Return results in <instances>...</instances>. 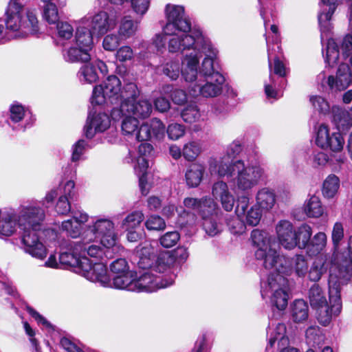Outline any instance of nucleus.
Here are the masks:
<instances>
[{"mask_svg":"<svg viewBox=\"0 0 352 352\" xmlns=\"http://www.w3.org/2000/svg\"><path fill=\"white\" fill-rule=\"evenodd\" d=\"M172 52L192 50L182 58V76L186 82L193 83L188 88L190 95L214 98L223 91L225 78L217 69L218 52L211 42L198 32L194 37L170 41Z\"/></svg>","mask_w":352,"mask_h":352,"instance_id":"nucleus-1","label":"nucleus"},{"mask_svg":"<svg viewBox=\"0 0 352 352\" xmlns=\"http://www.w3.org/2000/svg\"><path fill=\"white\" fill-rule=\"evenodd\" d=\"M251 239L253 245L257 248L255 257L263 261L265 269L273 270L283 276L289 274L293 270L300 277H303L307 274L308 265L305 257L297 254L288 258L280 255L276 250L275 243L268 232L255 229L251 233Z\"/></svg>","mask_w":352,"mask_h":352,"instance_id":"nucleus-2","label":"nucleus"},{"mask_svg":"<svg viewBox=\"0 0 352 352\" xmlns=\"http://www.w3.org/2000/svg\"><path fill=\"white\" fill-rule=\"evenodd\" d=\"M322 53L329 67L338 65L336 76L331 75L325 81L328 89L332 92L346 89L352 82V36H345L339 43L329 38Z\"/></svg>","mask_w":352,"mask_h":352,"instance_id":"nucleus-3","label":"nucleus"},{"mask_svg":"<svg viewBox=\"0 0 352 352\" xmlns=\"http://www.w3.org/2000/svg\"><path fill=\"white\" fill-rule=\"evenodd\" d=\"M349 274L336 272L331 270L329 278V302L322 287L318 284L312 285L308 291V298L312 308L317 311L320 324L326 326L333 316L339 315L342 310L341 289L349 279Z\"/></svg>","mask_w":352,"mask_h":352,"instance_id":"nucleus-4","label":"nucleus"},{"mask_svg":"<svg viewBox=\"0 0 352 352\" xmlns=\"http://www.w3.org/2000/svg\"><path fill=\"white\" fill-rule=\"evenodd\" d=\"M166 16L167 22L163 28V34H156L153 38V44L157 48L161 50L165 47L167 41L166 36H171L168 41V49H169L170 41L175 38L179 40H184L187 36H193L195 32L203 34L199 29H191V24L189 20L186 17L184 9L182 6L168 5L166 8Z\"/></svg>","mask_w":352,"mask_h":352,"instance_id":"nucleus-5","label":"nucleus"},{"mask_svg":"<svg viewBox=\"0 0 352 352\" xmlns=\"http://www.w3.org/2000/svg\"><path fill=\"white\" fill-rule=\"evenodd\" d=\"M123 100L120 107H114L111 112L113 120H120L124 115L136 118L146 119L153 111L151 102L146 98H140V91L135 84L131 82L124 87Z\"/></svg>","mask_w":352,"mask_h":352,"instance_id":"nucleus-6","label":"nucleus"},{"mask_svg":"<svg viewBox=\"0 0 352 352\" xmlns=\"http://www.w3.org/2000/svg\"><path fill=\"white\" fill-rule=\"evenodd\" d=\"M7 29L19 32L18 37H25L38 31V20L34 11L26 10L17 0H10L6 10Z\"/></svg>","mask_w":352,"mask_h":352,"instance_id":"nucleus-7","label":"nucleus"},{"mask_svg":"<svg viewBox=\"0 0 352 352\" xmlns=\"http://www.w3.org/2000/svg\"><path fill=\"white\" fill-rule=\"evenodd\" d=\"M278 241L286 250H292L296 247L306 248L312 234L311 228L302 224L295 230L292 223L287 220H280L276 226Z\"/></svg>","mask_w":352,"mask_h":352,"instance_id":"nucleus-8","label":"nucleus"},{"mask_svg":"<svg viewBox=\"0 0 352 352\" xmlns=\"http://www.w3.org/2000/svg\"><path fill=\"white\" fill-rule=\"evenodd\" d=\"M288 281L276 271L269 274L266 280L261 282V295L269 298L272 306L278 310H284L288 301Z\"/></svg>","mask_w":352,"mask_h":352,"instance_id":"nucleus-9","label":"nucleus"},{"mask_svg":"<svg viewBox=\"0 0 352 352\" xmlns=\"http://www.w3.org/2000/svg\"><path fill=\"white\" fill-rule=\"evenodd\" d=\"M236 176L233 179L234 189L237 192H248L258 184L265 175L264 169L258 164H245L236 160Z\"/></svg>","mask_w":352,"mask_h":352,"instance_id":"nucleus-10","label":"nucleus"},{"mask_svg":"<svg viewBox=\"0 0 352 352\" xmlns=\"http://www.w3.org/2000/svg\"><path fill=\"white\" fill-rule=\"evenodd\" d=\"M82 239L89 240L100 239V243L106 249L116 245L117 234L113 223L107 219H98L87 226L82 232Z\"/></svg>","mask_w":352,"mask_h":352,"instance_id":"nucleus-11","label":"nucleus"},{"mask_svg":"<svg viewBox=\"0 0 352 352\" xmlns=\"http://www.w3.org/2000/svg\"><path fill=\"white\" fill-rule=\"evenodd\" d=\"M124 89L121 91V82L116 76H109L101 85L93 90L91 102L93 105L116 103L123 100Z\"/></svg>","mask_w":352,"mask_h":352,"instance_id":"nucleus-12","label":"nucleus"},{"mask_svg":"<svg viewBox=\"0 0 352 352\" xmlns=\"http://www.w3.org/2000/svg\"><path fill=\"white\" fill-rule=\"evenodd\" d=\"M15 212L17 214L21 230L41 229L45 217L43 209L36 202L22 204Z\"/></svg>","mask_w":352,"mask_h":352,"instance_id":"nucleus-13","label":"nucleus"},{"mask_svg":"<svg viewBox=\"0 0 352 352\" xmlns=\"http://www.w3.org/2000/svg\"><path fill=\"white\" fill-rule=\"evenodd\" d=\"M88 280L99 283L102 287L110 285L107 268L103 262L93 263L87 257H82L78 272Z\"/></svg>","mask_w":352,"mask_h":352,"instance_id":"nucleus-14","label":"nucleus"},{"mask_svg":"<svg viewBox=\"0 0 352 352\" xmlns=\"http://www.w3.org/2000/svg\"><path fill=\"white\" fill-rule=\"evenodd\" d=\"M81 23L87 25L93 34L101 36L116 28L117 20L114 15L101 11L94 16L83 18Z\"/></svg>","mask_w":352,"mask_h":352,"instance_id":"nucleus-15","label":"nucleus"},{"mask_svg":"<svg viewBox=\"0 0 352 352\" xmlns=\"http://www.w3.org/2000/svg\"><path fill=\"white\" fill-rule=\"evenodd\" d=\"M41 229H25L22 230L21 243L24 251L32 256L43 260L47 254V249L40 241L37 232Z\"/></svg>","mask_w":352,"mask_h":352,"instance_id":"nucleus-16","label":"nucleus"},{"mask_svg":"<svg viewBox=\"0 0 352 352\" xmlns=\"http://www.w3.org/2000/svg\"><path fill=\"white\" fill-rule=\"evenodd\" d=\"M316 143L321 148L340 152L343 148L344 140L340 132L330 133L328 127L321 124L317 131Z\"/></svg>","mask_w":352,"mask_h":352,"instance_id":"nucleus-17","label":"nucleus"},{"mask_svg":"<svg viewBox=\"0 0 352 352\" xmlns=\"http://www.w3.org/2000/svg\"><path fill=\"white\" fill-rule=\"evenodd\" d=\"M173 278H170L168 280H163L160 276L154 275L150 270L138 278L136 276L135 277V287H137L135 292H153L158 289L167 287L173 285Z\"/></svg>","mask_w":352,"mask_h":352,"instance_id":"nucleus-18","label":"nucleus"},{"mask_svg":"<svg viewBox=\"0 0 352 352\" xmlns=\"http://www.w3.org/2000/svg\"><path fill=\"white\" fill-rule=\"evenodd\" d=\"M250 199L247 195H242L238 198L235 214L241 219H243L245 224L250 226H257L261 218V212L254 206L249 208Z\"/></svg>","mask_w":352,"mask_h":352,"instance_id":"nucleus-19","label":"nucleus"},{"mask_svg":"<svg viewBox=\"0 0 352 352\" xmlns=\"http://www.w3.org/2000/svg\"><path fill=\"white\" fill-rule=\"evenodd\" d=\"M329 265H331L330 270H332L338 275L340 272L344 274V273L349 274L346 270H342L337 267L338 265L332 263L331 257L329 259L327 256H323L320 255L314 259L309 271L307 270V274L308 279L311 282H318L322 276L327 272Z\"/></svg>","mask_w":352,"mask_h":352,"instance_id":"nucleus-20","label":"nucleus"},{"mask_svg":"<svg viewBox=\"0 0 352 352\" xmlns=\"http://www.w3.org/2000/svg\"><path fill=\"white\" fill-rule=\"evenodd\" d=\"M165 131L164 123L157 118H153L140 125L138 135L139 142L148 141L152 138L161 140L164 137Z\"/></svg>","mask_w":352,"mask_h":352,"instance_id":"nucleus-21","label":"nucleus"},{"mask_svg":"<svg viewBox=\"0 0 352 352\" xmlns=\"http://www.w3.org/2000/svg\"><path fill=\"white\" fill-rule=\"evenodd\" d=\"M111 120L105 113H94L89 116L84 129V133L87 138H92L97 132H103L109 128Z\"/></svg>","mask_w":352,"mask_h":352,"instance_id":"nucleus-22","label":"nucleus"},{"mask_svg":"<svg viewBox=\"0 0 352 352\" xmlns=\"http://www.w3.org/2000/svg\"><path fill=\"white\" fill-rule=\"evenodd\" d=\"M77 243L78 241H68L63 244L59 255V262L63 265L75 267L78 272L82 257L79 251L74 250V245Z\"/></svg>","mask_w":352,"mask_h":352,"instance_id":"nucleus-23","label":"nucleus"},{"mask_svg":"<svg viewBox=\"0 0 352 352\" xmlns=\"http://www.w3.org/2000/svg\"><path fill=\"white\" fill-rule=\"evenodd\" d=\"M212 195L216 200L220 201L222 208L226 211L232 210L235 199L226 182L223 181L215 182L212 188Z\"/></svg>","mask_w":352,"mask_h":352,"instance_id":"nucleus-24","label":"nucleus"},{"mask_svg":"<svg viewBox=\"0 0 352 352\" xmlns=\"http://www.w3.org/2000/svg\"><path fill=\"white\" fill-rule=\"evenodd\" d=\"M97 67L101 73H107V67L106 64L100 60H97L94 64H86L82 65L77 73L78 80L82 83L91 84L97 81L98 76L96 69Z\"/></svg>","mask_w":352,"mask_h":352,"instance_id":"nucleus-25","label":"nucleus"},{"mask_svg":"<svg viewBox=\"0 0 352 352\" xmlns=\"http://www.w3.org/2000/svg\"><path fill=\"white\" fill-rule=\"evenodd\" d=\"M74 250L81 253L82 257L90 256L96 259L102 260L104 257H107V252L104 248L95 242V240H89L88 239H82L78 241L74 245Z\"/></svg>","mask_w":352,"mask_h":352,"instance_id":"nucleus-26","label":"nucleus"},{"mask_svg":"<svg viewBox=\"0 0 352 352\" xmlns=\"http://www.w3.org/2000/svg\"><path fill=\"white\" fill-rule=\"evenodd\" d=\"M72 218L64 221L61 229L72 238L82 236L81 225L88 220V215L80 211H73Z\"/></svg>","mask_w":352,"mask_h":352,"instance_id":"nucleus-27","label":"nucleus"},{"mask_svg":"<svg viewBox=\"0 0 352 352\" xmlns=\"http://www.w3.org/2000/svg\"><path fill=\"white\" fill-rule=\"evenodd\" d=\"M236 161L232 162L230 157L224 156L219 160L211 159L209 162V170L211 174L216 173L221 177H232L236 172Z\"/></svg>","mask_w":352,"mask_h":352,"instance_id":"nucleus-28","label":"nucleus"},{"mask_svg":"<svg viewBox=\"0 0 352 352\" xmlns=\"http://www.w3.org/2000/svg\"><path fill=\"white\" fill-rule=\"evenodd\" d=\"M17 214L14 210L3 212L0 216V235L10 236L14 234L19 228Z\"/></svg>","mask_w":352,"mask_h":352,"instance_id":"nucleus-29","label":"nucleus"},{"mask_svg":"<svg viewBox=\"0 0 352 352\" xmlns=\"http://www.w3.org/2000/svg\"><path fill=\"white\" fill-rule=\"evenodd\" d=\"M140 29V21L134 20L131 16L125 15L118 23V34L123 41L133 38Z\"/></svg>","mask_w":352,"mask_h":352,"instance_id":"nucleus-30","label":"nucleus"},{"mask_svg":"<svg viewBox=\"0 0 352 352\" xmlns=\"http://www.w3.org/2000/svg\"><path fill=\"white\" fill-rule=\"evenodd\" d=\"M324 5L328 6L322 8V11L318 15V22L321 31V41H322L326 34L331 31V24L330 20L336 10V0H321Z\"/></svg>","mask_w":352,"mask_h":352,"instance_id":"nucleus-31","label":"nucleus"},{"mask_svg":"<svg viewBox=\"0 0 352 352\" xmlns=\"http://www.w3.org/2000/svg\"><path fill=\"white\" fill-rule=\"evenodd\" d=\"M135 275L133 272L115 275L112 280L110 279V285L107 287L134 292L137 288L135 284Z\"/></svg>","mask_w":352,"mask_h":352,"instance_id":"nucleus-32","label":"nucleus"},{"mask_svg":"<svg viewBox=\"0 0 352 352\" xmlns=\"http://www.w3.org/2000/svg\"><path fill=\"white\" fill-rule=\"evenodd\" d=\"M89 28L87 25H82L80 22V25L76 30L75 41L78 47H82L91 52L94 45V34L90 28Z\"/></svg>","mask_w":352,"mask_h":352,"instance_id":"nucleus-33","label":"nucleus"},{"mask_svg":"<svg viewBox=\"0 0 352 352\" xmlns=\"http://www.w3.org/2000/svg\"><path fill=\"white\" fill-rule=\"evenodd\" d=\"M134 165V170L139 177L140 188L142 193L146 195L148 192L146 179V170L148 167V158L144 156H138Z\"/></svg>","mask_w":352,"mask_h":352,"instance_id":"nucleus-34","label":"nucleus"},{"mask_svg":"<svg viewBox=\"0 0 352 352\" xmlns=\"http://www.w3.org/2000/svg\"><path fill=\"white\" fill-rule=\"evenodd\" d=\"M205 172V166L200 163L191 164L187 168L185 177L189 187L195 188L199 185Z\"/></svg>","mask_w":352,"mask_h":352,"instance_id":"nucleus-35","label":"nucleus"},{"mask_svg":"<svg viewBox=\"0 0 352 352\" xmlns=\"http://www.w3.org/2000/svg\"><path fill=\"white\" fill-rule=\"evenodd\" d=\"M174 263L175 258L173 254L169 251H166L158 255L155 262L154 263L152 262L149 268L152 272L164 273L170 270Z\"/></svg>","mask_w":352,"mask_h":352,"instance_id":"nucleus-36","label":"nucleus"},{"mask_svg":"<svg viewBox=\"0 0 352 352\" xmlns=\"http://www.w3.org/2000/svg\"><path fill=\"white\" fill-rule=\"evenodd\" d=\"M258 206L263 210H271L276 204V195L273 190L268 188L260 189L256 195Z\"/></svg>","mask_w":352,"mask_h":352,"instance_id":"nucleus-37","label":"nucleus"},{"mask_svg":"<svg viewBox=\"0 0 352 352\" xmlns=\"http://www.w3.org/2000/svg\"><path fill=\"white\" fill-rule=\"evenodd\" d=\"M63 57L67 62L69 63H87L91 60V54L87 50L76 45V47H70L65 50L63 52Z\"/></svg>","mask_w":352,"mask_h":352,"instance_id":"nucleus-38","label":"nucleus"},{"mask_svg":"<svg viewBox=\"0 0 352 352\" xmlns=\"http://www.w3.org/2000/svg\"><path fill=\"white\" fill-rule=\"evenodd\" d=\"M290 315L292 320L296 323L303 322L308 318L309 307L302 299H298L290 306Z\"/></svg>","mask_w":352,"mask_h":352,"instance_id":"nucleus-39","label":"nucleus"},{"mask_svg":"<svg viewBox=\"0 0 352 352\" xmlns=\"http://www.w3.org/2000/svg\"><path fill=\"white\" fill-rule=\"evenodd\" d=\"M286 326L283 323H278L270 332L268 346L273 347L276 342L278 346H285L289 344V339L286 336Z\"/></svg>","mask_w":352,"mask_h":352,"instance_id":"nucleus-40","label":"nucleus"},{"mask_svg":"<svg viewBox=\"0 0 352 352\" xmlns=\"http://www.w3.org/2000/svg\"><path fill=\"white\" fill-rule=\"evenodd\" d=\"M137 255L139 257L138 265L140 267L146 269L152 264L154 255V249L148 242H145L137 247Z\"/></svg>","mask_w":352,"mask_h":352,"instance_id":"nucleus-41","label":"nucleus"},{"mask_svg":"<svg viewBox=\"0 0 352 352\" xmlns=\"http://www.w3.org/2000/svg\"><path fill=\"white\" fill-rule=\"evenodd\" d=\"M121 130L124 135L135 137V140L139 141L138 137L140 125L138 118L130 115H124L121 118Z\"/></svg>","mask_w":352,"mask_h":352,"instance_id":"nucleus-42","label":"nucleus"},{"mask_svg":"<svg viewBox=\"0 0 352 352\" xmlns=\"http://www.w3.org/2000/svg\"><path fill=\"white\" fill-rule=\"evenodd\" d=\"M333 122L339 131L348 130L352 126V108L350 111L337 109L334 111Z\"/></svg>","mask_w":352,"mask_h":352,"instance_id":"nucleus-43","label":"nucleus"},{"mask_svg":"<svg viewBox=\"0 0 352 352\" xmlns=\"http://www.w3.org/2000/svg\"><path fill=\"white\" fill-rule=\"evenodd\" d=\"M327 235L320 232L315 234L312 239H310L307 243V252L310 256H316L321 253L327 245Z\"/></svg>","mask_w":352,"mask_h":352,"instance_id":"nucleus-44","label":"nucleus"},{"mask_svg":"<svg viewBox=\"0 0 352 352\" xmlns=\"http://www.w3.org/2000/svg\"><path fill=\"white\" fill-rule=\"evenodd\" d=\"M344 238V228L340 222H336L333 227L331 232V240L333 243V254L331 256V262L338 263V251L340 244Z\"/></svg>","mask_w":352,"mask_h":352,"instance_id":"nucleus-45","label":"nucleus"},{"mask_svg":"<svg viewBox=\"0 0 352 352\" xmlns=\"http://www.w3.org/2000/svg\"><path fill=\"white\" fill-rule=\"evenodd\" d=\"M202 151V144L200 141L190 140L184 144L182 148V156L186 160L193 162Z\"/></svg>","mask_w":352,"mask_h":352,"instance_id":"nucleus-46","label":"nucleus"},{"mask_svg":"<svg viewBox=\"0 0 352 352\" xmlns=\"http://www.w3.org/2000/svg\"><path fill=\"white\" fill-rule=\"evenodd\" d=\"M304 211L307 217L318 218L323 214V207L320 198L311 196L305 204Z\"/></svg>","mask_w":352,"mask_h":352,"instance_id":"nucleus-47","label":"nucleus"},{"mask_svg":"<svg viewBox=\"0 0 352 352\" xmlns=\"http://www.w3.org/2000/svg\"><path fill=\"white\" fill-rule=\"evenodd\" d=\"M340 188V179L335 175H329L324 181L322 195L325 198L331 199L337 194Z\"/></svg>","mask_w":352,"mask_h":352,"instance_id":"nucleus-48","label":"nucleus"},{"mask_svg":"<svg viewBox=\"0 0 352 352\" xmlns=\"http://www.w3.org/2000/svg\"><path fill=\"white\" fill-rule=\"evenodd\" d=\"M202 227L206 233L210 236L220 234L223 230L219 215L202 219Z\"/></svg>","mask_w":352,"mask_h":352,"instance_id":"nucleus-49","label":"nucleus"},{"mask_svg":"<svg viewBox=\"0 0 352 352\" xmlns=\"http://www.w3.org/2000/svg\"><path fill=\"white\" fill-rule=\"evenodd\" d=\"M219 209L217 204L210 198H203V203L199 208V214L202 219L219 215Z\"/></svg>","mask_w":352,"mask_h":352,"instance_id":"nucleus-50","label":"nucleus"},{"mask_svg":"<svg viewBox=\"0 0 352 352\" xmlns=\"http://www.w3.org/2000/svg\"><path fill=\"white\" fill-rule=\"evenodd\" d=\"M144 215L141 211H133L129 214L122 221V227L126 230H135L139 227Z\"/></svg>","mask_w":352,"mask_h":352,"instance_id":"nucleus-51","label":"nucleus"},{"mask_svg":"<svg viewBox=\"0 0 352 352\" xmlns=\"http://www.w3.org/2000/svg\"><path fill=\"white\" fill-rule=\"evenodd\" d=\"M43 16L49 24L57 23L59 21V14L56 5L52 2L45 3Z\"/></svg>","mask_w":352,"mask_h":352,"instance_id":"nucleus-52","label":"nucleus"},{"mask_svg":"<svg viewBox=\"0 0 352 352\" xmlns=\"http://www.w3.org/2000/svg\"><path fill=\"white\" fill-rule=\"evenodd\" d=\"M162 92L165 94L171 93L170 97L173 102L177 104H183L187 100V96L185 91L180 89L173 90L172 85H165L162 87Z\"/></svg>","mask_w":352,"mask_h":352,"instance_id":"nucleus-53","label":"nucleus"},{"mask_svg":"<svg viewBox=\"0 0 352 352\" xmlns=\"http://www.w3.org/2000/svg\"><path fill=\"white\" fill-rule=\"evenodd\" d=\"M162 72L172 80H177L179 74H182V67L177 60H170L162 66Z\"/></svg>","mask_w":352,"mask_h":352,"instance_id":"nucleus-54","label":"nucleus"},{"mask_svg":"<svg viewBox=\"0 0 352 352\" xmlns=\"http://www.w3.org/2000/svg\"><path fill=\"white\" fill-rule=\"evenodd\" d=\"M122 41L118 33H110L104 37L102 47L106 51L113 52L118 48Z\"/></svg>","mask_w":352,"mask_h":352,"instance_id":"nucleus-55","label":"nucleus"},{"mask_svg":"<svg viewBox=\"0 0 352 352\" xmlns=\"http://www.w3.org/2000/svg\"><path fill=\"white\" fill-rule=\"evenodd\" d=\"M322 331L318 327L311 326L306 331V340L309 344L318 345L323 341Z\"/></svg>","mask_w":352,"mask_h":352,"instance_id":"nucleus-56","label":"nucleus"},{"mask_svg":"<svg viewBox=\"0 0 352 352\" xmlns=\"http://www.w3.org/2000/svg\"><path fill=\"white\" fill-rule=\"evenodd\" d=\"M144 225L148 230L160 231L166 228V222L164 219L156 214L148 217Z\"/></svg>","mask_w":352,"mask_h":352,"instance_id":"nucleus-57","label":"nucleus"},{"mask_svg":"<svg viewBox=\"0 0 352 352\" xmlns=\"http://www.w3.org/2000/svg\"><path fill=\"white\" fill-rule=\"evenodd\" d=\"M166 133L170 140L176 141L184 136L186 127L181 124L171 123L168 125Z\"/></svg>","mask_w":352,"mask_h":352,"instance_id":"nucleus-58","label":"nucleus"},{"mask_svg":"<svg viewBox=\"0 0 352 352\" xmlns=\"http://www.w3.org/2000/svg\"><path fill=\"white\" fill-rule=\"evenodd\" d=\"M181 116L184 122L193 123L199 120L201 113L197 106L189 105L182 111Z\"/></svg>","mask_w":352,"mask_h":352,"instance_id":"nucleus-59","label":"nucleus"},{"mask_svg":"<svg viewBox=\"0 0 352 352\" xmlns=\"http://www.w3.org/2000/svg\"><path fill=\"white\" fill-rule=\"evenodd\" d=\"M30 112L22 105L14 103L10 108V118L13 122H19L23 119Z\"/></svg>","mask_w":352,"mask_h":352,"instance_id":"nucleus-60","label":"nucleus"},{"mask_svg":"<svg viewBox=\"0 0 352 352\" xmlns=\"http://www.w3.org/2000/svg\"><path fill=\"white\" fill-rule=\"evenodd\" d=\"M116 60L120 63L131 61L134 58V52L129 45H123L116 50Z\"/></svg>","mask_w":352,"mask_h":352,"instance_id":"nucleus-61","label":"nucleus"},{"mask_svg":"<svg viewBox=\"0 0 352 352\" xmlns=\"http://www.w3.org/2000/svg\"><path fill=\"white\" fill-rule=\"evenodd\" d=\"M338 263H333L335 265H338L337 267L339 269H342V267H348L349 266H352V235L349 237L348 241V246H347V254L346 256H341L338 254Z\"/></svg>","mask_w":352,"mask_h":352,"instance_id":"nucleus-62","label":"nucleus"},{"mask_svg":"<svg viewBox=\"0 0 352 352\" xmlns=\"http://www.w3.org/2000/svg\"><path fill=\"white\" fill-rule=\"evenodd\" d=\"M56 24L57 33L60 38L68 40L72 38L74 34V28L69 23L58 21Z\"/></svg>","mask_w":352,"mask_h":352,"instance_id":"nucleus-63","label":"nucleus"},{"mask_svg":"<svg viewBox=\"0 0 352 352\" xmlns=\"http://www.w3.org/2000/svg\"><path fill=\"white\" fill-rule=\"evenodd\" d=\"M180 238L179 234L176 232H168L160 238V244L166 248L174 246Z\"/></svg>","mask_w":352,"mask_h":352,"instance_id":"nucleus-64","label":"nucleus"}]
</instances>
